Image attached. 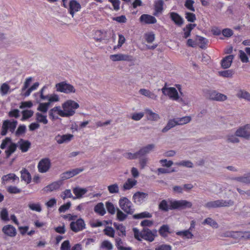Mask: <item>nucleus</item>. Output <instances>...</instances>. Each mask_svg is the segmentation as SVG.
<instances>
[{"instance_id":"41","label":"nucleus","mask_w":250,"mask_h":250,"mask_svg":"<svg viewBox=\"0 0 250 250\" xmlns=\"http://www.w3.org/2000/svg\"><path fill=\"white\" fill-rule=\"evenodd\" d=\"M108 192L110 194H117L119 192V186L117 183H114L107 187Z\"/></svg>"},{"instance_id":"37","label":"nucleus","mask_w":250,"mask_h":250,"mask_svg":"<svg viewBox=\"0 0 250 250\" xmlns=\"http://www.w3.org/2000/svg\"><path fill=\"white\" fill-rule=\"evenodd\" d=\"M94 211L102 216L104 215L106 212L104 204L103 203L97 204L94 208Z\"/></svg>"},{"instance_id":"48","label":"nucleus","mask_w":250,"mask_h":250,"mask_svg":"<svg viewBox=\"0 0 250 250\" xmlns=\"http://www.w3.org/2000/svg\"><path fill=\"white\" fill-rule=\"evenodd\" d=\"M10 90L9 85L6 83H2L0 87V92L2 96L6 95L8 94Z\"/></svg>"},{"instance_id":"27","label":"nucleus","mask_w":250,"mask_h":250,"mask_svg":"<svg viewBox=\"0 0 250 250\" xmlns=\"http://www.w3.org/2000/svg\"><path fill=\"white\" fill-rule=\"evenodd\" d=\"M178 125V123L176 118L169 119L166 125L162 129V133H166L170 129L173 128Z\"/></svg>"},{"instance_id":"35","label":"nucleus","mask_w":250,"mask_h":250,"mask_svg":"<svg viewBox=\"0 0 250 250\" xmlns=\"http://www.w3.org/2000/svg\"><path fill=\"white\" fill-rule=\"evenodd\" d=\"M17 147V144L12 142L7 147V149L5 151L7 158H9L10 156L16 151Z\"/></svg>"},{"instance_id":"55","label":"nucleus","mask_w":250,"mask_h":250,"mask_svg":"<svg viewBox=\"0 0 250 250\" xmlns=\"http://www.w3.org/2000/svg\"><path fill=\"white\" fill-rule=\"evenodd\" d=\"M33 111L31 110H23L22 111V117L21 120L24 121L32 117L33 115Z\"/></svg>"},{"instance_id":"64","label":"nucleus","mask_w":250,"mask_h":250,"mask_svg":"<svg viewBox=\"0 0 250 250\" xmlns=\"http://www.w3.org/2000/svg\"><path fill=\"white\" fill-rule=\"evenodd\" d=\"M194 3V1L193 0H186L185 6L189 10L191 11L194 12L195 8H194L193 5Z\"/></svg>"},{"instance_id":"2","label":"nucleus","mask_w":250,"mask_h":250,"mask_svg":"<svg viewBox=\"0 0 250 250\" xmlns=\"http://www.w3.org/2000/svg\"><path fill=\"white\" fill-rule=\"evenodd\" d=\"M133 230L135 238L138 240H141V238H142L152 242L154 240V237L157 235L156 230L151 231L146 228H144L140 232L136 229H134Z\"/></svg>"},{"instance_id":"4","label":"nucleus","mask_w":250,"mask_h":250,"mask_svg":"<svg viewBox=\"0 0 250 250\" xmlns=\"http://www.w3.org/2000/svg\"><path fill=\"white\" fill-rule=\"evenodd\" d=\"M79 107V104L72 100H67L62 104V108L65 117H69L74 115L76 109Z\"/></svg>"},{"instance_id":"23","label":"nucleus","mask_w":250,"mask_h":250,"mask_svg":"<svg viewBox=\"0 0 250 250\" xmlns=\"http://www.w3.org/2000/svg\"><path fill=\"white\" fill-rule=\"evenodd\" d=\"M148 196V194L143 192H137L133 196L134 202L136 203H141Z\"/></svg>"},{"instance_id":"44","label":"nucleus","mask_w":250,"mask_h":250,"mask_svg":"<svg viewBox=\"0 0 250 250\" xmlns=\"http://www.w3.org/2000/svg\"><path fill=\"white\" fill-rule=\"evenodd\" d=\"M11 179L15 180L16 179H19V178L14 173H10L4 175L2 177V183L3 184L8 182Z\"/></svg>"},{"instance_id":"56","label":"nucleus","mask_w":250,"mask_h":250,"mask_svg":"<svg viewBox=\"0 0 250 250\" xmlns=\"http://www.w3.org/2000/svg\"><path fill=\"white\" fill-rule=\"evenodd\" d=\"M238 238L245 240L250 239V231H238Z\"/></svg>"},{"instance_id":"45","label":"nucleus","mask_w":250,"mask_h":250,"mask_svg":"<svg viewBox=\"0 0 250 250\" xmlns=\"http://www.w3.org/2000/svg\"><path fill=\"white\" fill-rule=\"evenodd\" d=\"M169 228L168 225H164L161 227L159 230V233L163 237H166L167 234L169 233Z\"/></svg>"},{"instance_id":"60","label":"nucleus","mask_w":250,"mask_h":250,"mask_svg":"<svg viewBox=\"0 0 250 250\" xmlns=\"http://www.w3.org/2000/svg\"><path fill=\"white\" fill-rule=\"evenodd\" d=\"M101 248L107 250H111L113 249V245L109 241L104 240L102 243Z\"/></svg>"},{"instance_id":"15","label":"nucleus","mask_w":250,"mask_h":250,"mask_svg":"<svg viewBox=\"0 0 250 250\" xmlns=\"http://www.w3.org/2000/svg\"><path fill=\"white\" fill-rule=\"evenodd\" d=\"M110 59L114 62L116 61H133V57L127 54H117L110 55Z\"/></svg>"},{"instance_id":"20","label":"nucleus","mask_w":250,"mask_h":250,"mask_svg":"<svg viewBox=\"0 0 250 250\" xmlns=\"http://www.w3.org/2000/svg\"><path fill=\"white\" fill-rule=\"evenodd\" d=\"M17 145L22 152H27L31 146V143L29 141L24 140L22 139H21Z\"/></svg>"},{"instance_id":"52","label":"nucleus","mask_w":250,"mask_h":250,"mask_svg":"<svg viewBox=\"0 0 250 250\" xmlns=\"http://www.w3.org/2000/svg\"><path fill=\"white\" fill-rule=\"evenodd\" d=\"M29 208L33 211H36L37 212H41L42 211V208L41 206V204L39 203L35 204V203H30L28 205Z\"/></svg>"},{"instance_id":"58","label":"nucleus","mask_w":250,"mask_h":250,"mask_svg":"<svg viewBox=\"0 0 250 250\" xmlns=\"http://www.w3.org/2000/svg\"><path fill=\"white\" fill-rule=\"evenodd\" d=\"M26 129V126L25 125H20L19 126L17 130L15 132L16 136H20L25 133Z\"/></svg>"},{"instance_id":"26","label":"nucleus","mask_w":250,"mask_h":250,"mask_svg":"<svg viewBox=\"0 0 250 250\" xmlns=\"http://www.w3.org/2000/svg\"><path fill=\"white\" fill-rule=\"evenodd\" d=\"M234 59V56L230 55L225 57L221 61V66L224 69L229 68L231 64L232 61Z\"/></svg>"},{"instance_id":"18","label":"nucleus","mask_w":250,"mask_h":250,"mask_svg":"<svg viewBox=\"0 0 250 250\" xmlns=\"http://www.w3.org/2000/svg\"><path fill=\"white\" fill-rule=\"evenodd\" d=\"M2 231L5 235L11 237H14L17 234L15 228L11 225L3 226Z\"/></svg>"},{"instance_id":"42","label":"nucleus","mask_w":250,"mask_h":250,"mask_svg":"<svg viewBox=\"0 0 250 250\" xmlns=\"http://www.w3.org/2000/svg\"><path fill=\"white\" fill-rule=\"evenodd\" d=\"M175 165L177 166H183L188 168L193 167V163L189 160H183L180 162H176Z\"/></svg>"},{"instance_id":"12","label":"nucleus","mask_w":250,"mask_h":250,"mask_svg":"<svg viewBox=\"0 0 250 250\" xmlns=\"http://www.w3.org/2000/svg\"><path fill=\"white\" fill-rule=\"evenodd\" d=\"M71 229L75 232H77L83 230L85 228V224L83 219L80 218L76 221H72L70 224Z\"/></svg>"},{"instance_id":"11","label":"nucleus","mask_w":250,"mask_h":250,"mask_svg":"<svg viewBox=\"0 0 250 250\" xmlns=\"http://www.w3.org/2000/svg\"><path fill=\"white\" fill-rule=\"evenodd\" d=\"M51 167L50 160L48 158H44L39 162L37 167L39 172L44 173L48 172Z\"/></svg>"},{"instance_id":"14","label":"nucleus","mask_w":250,"mask_h":250,"mask_svg":"<svg viewBox=\"0 0 250 250\" xmlns=\"http://www.w3.org/2000/svg\"><path fill=\"white\" fill-rule=\"evenodd\" d=\"M83 168H77L62 173L61 175L62 180L69 179L83 171Z\"/></svg>"},{"instance_id":"28","label":"nucleus","mask_w":250,"mask_h":250,"mask_svg":"<svg viewBox=\"0 0 250 250\" xmlns=\"http://www.w3.org/2000/svg\"><path fill=\"white\" fill-rule=\"evenodd\" d=\"M164 4V2L163 0H157L155 1L154 4L155 12L154 13V15L157 16L162 12L163 10Z\"/></svg>"},{"instance_id":"49","label":"nucleus","mask_w":250,"mask_h":250,"mask_svg":"<svg viewBox=\"0 0 250 250\" xmlns=\"http://www.w3.org/2000/svg\"><path fill=\"white\" fill-rule=\"evenodd\" d=\"M125 158L133 160L140 158L138 151L135 153L127 152L124 154Z\"/></svg>"},{"instance_id":"9","label":"nucleus","mask_w":250,"mask_h":250,"mask_svg":"<svg viewBox=\"0 0 250 250\" xmlns=\"http://www.w3.org/2000/svg\"><path fill=\"white\" fill-rule=\"evenodd\" d=\"M236 135L246 140H250V124L238 127L236 130Z\"/></svg>"},{"instance_id":"6","label":"nucleus","mask_w":250,"mask_h":250,"mask_svg":"<svg viewBox=\"0 0 250 250\" xmlns=\"http://www.w3.org/2000/svg\"><path fill=\"white\" fill-rule=\"evenodd\" d=\"M162 93L165 95L167 96L170 99L173 101H178L183 102L182 98L180 99L178 93L176 89L173 87H167V83L161 89Z\"/></svg>"},{"instance_id":"3","label":"nucleus","mask_w":250,"mask_h":250,"mask_svg":"<svg viewBox=\"0 0 250 250\" xmlns=\"http://www.w3.org/2000/svg\"><path fill=\"white\" fill-rule=\"evenodd\" d=\"M234 202L233 200L218 199L214 201H209L206 203L204 206L205 208L210 209L213 208H219L223 207H229L233 206Z\"/></svg>"},{"instance_id":"29","label":"nucleus","mask_w":250,"mask_h":250,"mask_svg":"<svg viewBox=\"0 0 250 250\" xmlns=\"http://www.w3.org/2000/svg\"><path fill=\"white\" fill-rule=\"evenodd\" d=\"M170 17L171 19L178 26H181L183 24V19L177 13H170Z\"/></svg>"},{"instance_id":"36","label":"nucleus","mask_w":250,"mask_h":250,"mask_svg":"<svg viewBox=\"0 0 250 250\" xmlns=\"http://www.w3.org/2000/svg\"><path fill=\"white\" fill-rule=\"evenodd\" d=\"M21 178L27 183L31 181V176L29 172L25 168H23L21 171Z\"/></svg>"},{"instance_id":"62","label":"nucleus","mask_w":250,"mask_h":250,"mask_svg":"<svg viewBox=\"0 0 250 250\" xmlns=\"http://www.w3.org/2000/svg\"><path fill=\"white\" fill-rule=\"evenodd\" d=\"M104 232L105 235L111 237H114L115 230L112 227H106L105 229L104 230Z\"/></svg>"},{"instance_id":"47","label":"nucleus","mask_w":250,"mask_h":250,"mask_svg":"<svg viewBox=\"0 0 250 250\" xmlns=\"http://www.w3.org/2000/svg\"><path fill=\"white\" fill-rule=\"evenodd\" d=\"M152 215L147 211L143 212L138 214H135L133 216V218L136 219H142L144 218H151Z\"/></svg>"},{"instance_id":"25","label":"nucleus","mask_w":250,"mask_h":250,"mask_svg":"<svg viewBox=\"0 0 250 250\" xmlns=\"http://www.w3.org/2000/svg\"><path fill=\"white\" fill-rule=\"evenodd\" d=\"M61 181H57L51 183V184L45 187L43 190L46 192H51L58 189L62 185Z\"/></svg>"},{"instance_id":"21","label":"nucleus","mask_w":250,"mask_h":250,"mask_svg":"<svg viewBox=\"0 0 250 250\" xmlns=\"http://www.w3.org/2000/svg\"><path fill=\"white\" fill-rule=\"evenodd\" d=\"M139 92L142 95L154 101L158 99V96L153 92L150 91L148 89L141 88L139 90Z\"/></svg>"},{"instance_id":"61","label":"nucleus","mask_w":250,"mask_h":250,"mask_svg":"<svg viewBox=\"0 0 250 250\" xmlns=\"http://www.w3.org/2000/svg\"><path fill=\"white\" fill-rule=\"evenodd\" d=\"M139 158V164L141 169H144L146 166L148 162V158L146 157H142Z\"/></svg>"},{"instance_id":"5","label":"nucleus","mask_w":250,"mask_h":250,"mask_svg":"<svg viewBox=\"0 0 250 250\" xmlns=\"http://www.w3.org/2000/svg\"><path fill=\"white\" fill-rule=\"evenodd\" d=\"M55 88L56 91L65 94L75 93L76 91L73 85L65 81L56 84Z\"/></svg>"},{"instance_id":"38","label":"nucleus","mask_w":250,"mask_h":250,"mask_svg":"<svg viewBox=\"0 0 250 250\" xmlns=\"http://www.w3.org/2000/svg\"><path fill=\"white\" fill-rule=\"evenodd\" d=\"M178 125H183L189 123L191 120V118L189 116H186L181 118H176Z\"/></svg>"},{"instance_id":"33","label":"nucleus","mask_w":250,"mask_h":250,"mask_svg":"<svg viewBox=\"0 0 250 250\" xmlns=\"http://www.w3.org/2000/svg\"><path fill=\"white\" fill-rule=\"evenodd\" d=\"M226 141L229 143L238 144L240 141L235 131L234 134H229L226 136Z\"/></svg>"},{"instance_id":"40","label":"nucleus","mask_w":250,"mask_h":250,"mask_svg":"<svg viewBox=\"0 0 250 250\" xmlns=\"http://www.w3.org/2000/svg\"><path fill=\"white\" fill-rule=\"evenodd\" d=\"M36 120L37 122L46 125L48 123V120L46 115H42V113L37 112L36 113Z\"/></svg>"},{"instance_id":"54","label":"nucleus","mask_w":250,"mask_h":250,"mask_svg":"<svg viewBox=\"0 0 250 250\" xmlns=\"http://www.w3.org/2000/svg\"><path fill=\"white\" fill-rule=\"evenodd\" d=\"M105 206L108 212L111 214H114L117 211V209H116L114 205L111 202H106Z\"/></svg>"},{"instance_id":"46","label":"nucleus","mask_w":250,"mask_h":250,"mask_svg":"<svg viewBox=\"0 0 250 250\" xmlns=\"http://www.w3.org/2000/svg\"><path fill=\"white\" fill-rule=\"evenodd\" d=\"M203 224H208L214 228H218V225L217 223L211 218H206L203 223Z\"/></svg>"},{"instance_id":"8","label":"nucleus","mask_w":250,"mask_h":250,"mask_svg":"<svg viewBox=\"0 0 250 250\" xmlns=\"http://www.w3.org/2000/svg\"><path fill=\"white\" fill-rule=\"evenodd\" d=\"M206 97L212 101L224 102L227 100V96L215 90H208L205 92Z\"/></svg>"},{"instance_id":"7","label":"nucleus","mask_w":250,"mask_h":250,"mask_svg":"<svg viewBox=\"0 0 250 250\" xmlns=\"http://www.w3.org/2000/svg\"><path fill=\"white\" fill-rule=\"evenodd\" d=\"M121 208L127 214H132L135 210L131 202L126 197H122L119 201Z\"/></svg>"},{"instance_id":"10","label":"nucleus","mask_w":250,"mask_h":250,"mask_svg":"<svg viewBox=\"0 0 250 250\" xmlns=\"http://www.w3.org/2000/svg\"><path fill=\"white\" fill-rule=\"evenodd\" d=\"M17 124V121L15 120L12 121L8 120L4 121L2 126L1 135L2 136L5 135L7 133L8 129H9L11 132H14Z\"/></svg>"},{"instance_id":"59","label":"nucleus","mask_w":250,"mask_h":250,"mask_svg":"<svg viewBox=\"0 0 250 250\" xmlns=\"http://www.w3.org/2000/svg\"><path fill=\"white\" fill-rule=\"evenodd\" d=\"M219 73L220 76L227 78L232 77L233 75V71L232 70H227L220 71Z\"/></svg>"},{"instance_id":"24","label":"nucleus","mask_w":250,"mask_h":250,"mask_svg":"<svg viewBox=\"0 0 250 250\" xmlns=\"http://www.w3.org/2000/svg\"><path fill=\"white\" fill-rule=\"evenodd\" d=\"M140 20L146 24H153L157 22V20L154 17L148 14H143L140 17Z\"/></svg>"},{"instance_id":"31","label":"nucleus","mask_w":250,"mask_h":250,"mask_svg":"<svg viewBox=\"0 0 250 250\" xmlns=\"http://www.w3.org/2000/svg\"><path fill=\"white\" fill-rule=\"evenodd\" d=\"M236 96L239 99H243L250 102V94L245 90L239 89L237 92Z\"/></svg>"},{"instance_id":"39","label":"nucleus","mask_w":250,"mask_h":250,"mask_svg":"<svg viewBox=\"0 0 250 250\" xmlns=\"http://www.w3.org/2000/svg\"><path fill=\"white\" fill-rule=\"evenodd\" d=\"M176 234L179 236H181L183 238H186L187 239H192L193 237V234L191 233L189 229L178 231L176 233Z\"/></svg>"},{"instance_id":"63","label":"nucleus","mask_w":250,"mask_h":250,"mask_svg":"<svg viewBox=\"0 0 250 250\" xmlns=\"http://www.w3.org/2000/svg\"><path fill=\"white\" fill-rule=\"evenodd\" d=\"M146 41L148 43H152L155 39V35L152 33H146L145 35Z\"/></svg>"},{"instance_id":"22","label":"nucleus","mask_w":250,"mask_h":250,"mask_svg":"<svg viewBox=\"0 0 250 250\" xmlns=\"http://www.w3.org/2000/svg\"><path fill=\"white\" fill-rule=\"evenodd\" d=\"M155 146L154 144H148L141 148H140L139 150V153L140 157L144 156L147 154H148L151 151H152L155 148Z\"/></svg>"},{"instance_id":"30","label":"nucleus","mask_w":250,"mask_h":250,"mask_svg":"<svg viewBox=\"0 0 250 250\" xmlns=\"http://www.w3.org/2000/svg\"><path fill=\"white\" fill-rule=\"evenodd\" d=\"M73 193L76 195L75 197H73V199H76L77 198H81L82 196L85 194L87 190L86 188H82L79 187H76L73 188Z\"/></svg>"},{"instance_id":"19","label":"nucleus","mask_w":250,"mask_h":250,"mask_svg":"<svg viewBox=\"0 0 250 250\" xmlns=\"http://www.w3.org/2000/svg\"><path fill=\"white\" fill-rule=\"evenodd\" d=\"M231 180L240 183L250 184V172L246 173L242 176L232 177Z\"/></svg>"},{"instance_id":"13","label":"nucleus","mask_w":250,"mask_h":250,"mask_svg":"<svg viewBox=\"0 0 250 250\" xmlns=\"http://www.w3.org/2000/svg\"><path fill=\"white\" fill-rule=\"evenodd\" d=\"M49 115L53 120L58 119L59 115L62 117H65L63 109L60 106H55L50 109L49 111Z\"/></svg>"},{"instance_id":"34","label":"nucleus","mask_w":250,"mask_h":250,"mask_svg":"<svg viewBox=\"0 0 250 250\" xmlns=\"http://www.w3.org/2000/svg\"><path fill=\"white\" fill-rule=\"evenodd\" d=\"M146 113L148 115V119L150 121H157L160 119V116L156 113L153 112L151 109H146Z\"/></svg>"},{"instance_id":"32","label":"nucleus","mask_w":250,"mask_h":250,"mask_svg":"<svg viewBox=\"0 0 250 250\" xmlns=\"http://www.w3.org/2000/svg\"><path fill=\"white\" fill-rule=\"evenodd\" d=\"M137 184V181L131 178H129L124 184L123 189L124 191L130 189Z\"/></svg>"},{"instance_id":"16","label":"nucleus","mask_w":250,"mask_h":250,"mask_svg":"<svg viewBox=\"0 0 250 250\" xmlns=\"http://www.w3.org/2000/svg\"><path fill=\"white\" fill-rule=\"evenodd\" d=\"M81 9V5L76 0H71L69 2V11L72 17L75 13L78 12Z\"/></svg>"},{"instance_id":"51","label":"nucleus","mask_w":250,"mask_h":250,"mask_svg":"<svg viewBox=\"0 0 250 250\" xmlns=\"http://www.w3.org/2000/svg\"><path fill=\"white\" fill-rule=\"evenodd\" d=\"M197 41H198L199 43L200 44V47L202 49H205L206 48V44L208 42V40H207L206 38L199 36H196Z\"/></svg>"},{"instance_id":"50","label":"nucleus","mask_w":250,"mask_h":250,"mask_svg":"<svg viewBox=\"0 0 250 250\" xmlns=\"http://www.w3.org/2000/svg\"><path fill=\"white\" fill-rule=\"evenodd\" d=\"M116 241V245L118 248V249L119 250H131V247H124L122 245L123 244V241L120 238H117L115 240Z\"/></svg>"},{"instance_id":"53","label":"nucleus","mask_w":250,"mask_h":250,"mask_svg":"<svg viewBox=\"0 0 250 250\" xmlns=\"http://www.w3.org/2000/svg\"><path fill=\"white\" fill-rule=\"evenodd\" d=\"M39 85V83L38 82L34 83L33 85L26 90V91L23 94V95L25 97L29 96L31 92L36 89Z\"/></svg>"},{"instance_id":"57","label":"nucleus","mask_w":250,"mask_h":250,"mask_svg":"<svg viewBox=\"0 0 250 250\" xmlns=\"http://www.w3.org/2000/svg\"><path fill=\"white\" fill-rule=\"evenodd\" d=\"M127 217V215L124 213L121 209L117 208V218L120 221H124Z\"/></svg>"},{"instance_id":"1","label":"nucleus","mask_w":250,"mask_h":250,"mask_svg":"<svg viewBox=\"0 0 250 250\" xmlns=\"http://www.w3.org/2000/svg\"><path fill=\"white\" fill-rule=\"evenodd\" d=\"M192 206L191 202L185 200H169L168 202L163 200L159 205V208L162 210L167 211L169 209L191 208Z\"/></svg>"},{"instance_id":"17","label":"nucleus","mask_w":250,"mask_h":250,"mask_svg":"<svg viewBox=\"0 0 250 250\" xmlns=\"http://www.w3.org/2000/svg\"><path fill=\"white\" fill-rule=\"evenodd\" d=\"M74 136L71 134H66L64 135H58L55 137V141L59 144L68 143L73 138Z\"/></svg>"},{"instance_id":"43","label":"nucleus","mask_w":250,"mask_h":250,"mask_svg":"<svg viewBox=\"0 0 250 250\" xmlns=\"http://www.w3.org/2000/svg\"><path fill=\"white\" fill-rule=\"evenodd\" d=\"M113 225L116 229L120 231L118 234L119 236H125V226L122 224H119L116 223H114Z\"/></svg>"}]
</instances>
